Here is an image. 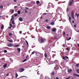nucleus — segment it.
Returning a JSON list of instances; mask_svg holds the SVG:
<instances>
[{
	"instance_id": "1",
	"label": "nucleus",
	"mask_w": 79,
	"mask_h": 79,
	"mask_svg": "<svg viewBox=\"0 0 79 79\" xmlns=\"http://www.w3.org/2000/svg\"><path fill=\"white\" fill-rule=\"evenodd\" d=\"M71 17L73 19H74V13L73 11H72L71 13Z\"/></svg>"
},
{
	"instance_id": "2",
	"label": "nucleus",
	"mask_w": 79,
	"mask_h": 79,
	"mask_svg": "<svg viewBox=\"0 0 79 79\" xmlns=\"http://www.w3.org/2000/svg\"><path fill=\"white\" fill-rule=\"evenodd\" d=\"M19 70L20 72H23V71H24V69L23 68H20L19 69Z\"/></svg>"
},
{
	"instance_id": "3",
	"label": "nucleus",
	"mask_w": 79,
	"mask_h": 79,
	"mask_svg": "<svg viewBox=\"0 0 79 79\" xmlns=\"http://www.w3.org/2000/svg\"><path fill=\"white\" fill-rule=\"evenodd\" d=\"M74 2V0H72L69 3V6H71L73 3Z\"/></svg>"
},
{
	"instance_id": "4",
	"label": "nucleus",
	"mask_w": 79,
	"mask_h": 79,
	"mask_svg": "<svg viewBox=\"0 0 79 79\" xmlns=\"http://www.w3.org/2000/svg\"><path fill=\"white\" fill-rule=\"evenodd\" d=\"M45 40H45V39H41V42H42V43H44V41H45Z\"/></svg>"
},
{
	"instance_id": "5",
	"label": "nucleus",
	"mask_w": 79,
	"mask_h": 79,
	"mask_svg": "<svg viewBox=\"0 0 79 79\" xmlns=\"http://www.w3.org/2000/svg\"><path fill=\"white\" fill-rule=\"evenodd\" d=\"M19 19L20 21H23V19L21 17L19 18Z\"/></svg>"
},
{
	"instance_id": "6",
	"label": "nucleus",
	"mask_w": 79,
	"mask_h": 79,
	"mask_svg": "<svg viewBox=\"0 0 79 79\" xmlns=\"http://www.w3.org/2000/svg\"><path fill=\"white\" fill-rule=\"evenodd\" d=\"M7 46L8 47H12L13 46V44L11 43H10L8 44Z\"/></svg>"
},
{
	"instance_id": "7",
	"label": "nucleus",
	"mask_w": 79,
	"mask_h": 79,
	"mask_svg": "<svg viewBox=\"0 0 79 79\" xmlns=\"http://www.w3.org/2000/svg\"><path fill=\"white\" fill-rule=\"evenodd\" d=\"M73 76H77V77H79V75H77V74H76L75 73H74L73 74Z\"/></svg>"
},
{
	"instance_id": "8",
	"label": "nucleus",
	"mask_w": 79,
	"mask_h": 79,
	"mask_svg": "<svg viewBox=\"0 0 79 79\" xmlns=\"http://www.w3.org/2000/svg\"><path fill=\"white\" fill-rule=\"evenodd\" d=\"M35 55L36 56H40V53H36Z\"/></svg>"
},
{
	"instance_id": "9",
	"label": "nucleus",
	"mask_w": 79,
	"mask_h": 79,
	"mask_svg": "<svg viewBox=\"0 0 79 79\" xmlns=\"http://www.w3.org/2000/svg\"><path fill=\"white\" fill-rule=\"evenodd\" d=\"M52 31H53V32H55V31H56V28H54L52 29Z\"/></svg>"
},
{
	"instance_id": "10",
	"label": "nucleus",
	"mask_w": 79,
	"mask_h": 79,
	"mask_svg": "<svg viewBox=\"0 0 79 79\" xmlns=\"http://www.w3.org/2000/svg\"><path fill=\"white\" fill-rule=\"evenodd\" d=\"M72 71V69H69L68 70V72L69 73H71V72Z\"/></svg>"
},
{
	"instance_id": "11",
	"label": "nucleus",
	"mask_w": 79,
	"mask_h": 79,
	"mask_svg": "<svg viewBox=\"0 0 79 79\" xmlns=\"http://www.w3.org/2000/svg\"><path fill=\"white\" fill-rule=\"evenodd\" d=\"M52 76H53V75H55V71H53L52 73Z\"/></svg>"
},
{
	"instance_id": "12",
	"label": "nucleus",
	"mask_w": 79,
	"mask_h": 79,
	"mask_svg": "<svg viewBox=\"0 0 79 79\" xmlns=\"http://www.w3.org/2000/svg\"><path fill=\"white\" fill-rule=\"evenodd\" d=\"M17 50L18 52L19 53V52H20V51H21V49H20V48H17Z\"/></svg>"
},
{
	"instance_id": "13",
	"label": "nucleus",
	"mask_w": 79,
	"mask_h": 79,
	"mask_svg": "<svg viewBox=\"0 0 79 79\" xmlns=\"http://www.w3.org/2000/svg\"><path fill=\"white\" fill-rule=\"evenodd\" d=\"M11 17L12 18L10 19V21H13V19H14V17H13V15Z\"/></svg>"
},
{
	"instance_id": "14",
	"label": "nucleus",
	"mask_w": 79,
	"mask_h": 79,
	"mask_svg": "<svg viewBox=\"0 0 79 79\" xmlns=\"http://www.w3.org/2000/svg\"><path fill=\"white\" fill-rule=\"evenodd\" d=\"M50 24H51V25H53L55 24V23H54V22H52L50 23Z\"/></svg>"
},
{
	"instance_id": "15",
	"label": "nucleus",
	"mask_w": 79,
	"mask_h": 79,
	"mask_svg": "<svg viewBox=\"0 0 79 79\" xmlns=\"http://www.w3.org/2000/svg\"><path fill=\"white\" fill-rule=\"evenodd\" d=\"M58 60H56L55 61H54V63H55L56 64L57 63H58Z\"/></svg>"
},
{
	"instance_id": "16",
	"label": "nucleus",
	"mask_w": 79,
	"mask_h": 79,
	"mask_svg": "<svg viewBox=\"0 0 79 79\" xmlns=\"http://www.w3.org/2000/svg\"><path fill=\"white\" fill-rule=\"evenodd\" d=\"M7 66V64H5L3 65V66L4 68H5Z\"/></svg>"
},
{
	"instance_id": "17",
	"label": "nucleus",
	"mask_w": 79,
	"mask_h": 79,
	"mask_svg": "<svg viewBox=\"0 0 79 79\" xmlns=\"http://www.w3.org/2000/svg\"><path fill=\"white\" fill-rule=\"evenodd\" d=\"M47 28L48 29H50V26H47Z\"/></svg>"
},
{
	"instance_id": "18",
	"label": "nucleus",
	"mask_w": 79,
	"mask_h": 79,
	"mask_svg": "<svg viewBox=\"0 0 79 79\" xmlns=\"http://www.w3.org/2000/svg\"><path fill=\"white\" fill-rule=\"evenodd\" d=\"M44 56L45 58H47V54L46 53H45L44 54Z\"/></svg>"
},
{
	"instance_id": "19",
	"label": "nucleus",
	"mask_w": 79,
	"mask_h": 79,
	"mask_svg": "<svg viewBox=\"0 0 79 79\" xmlns=\"http://www.w3.org/2000/svg\"><path fill=\"white\" fill-rule=\"evenodd\" d=\"M19 45H15L14 46V47H15L16 48V47H19Z\"/></svg>"
},
{
	"instance_id": "20",
	"label": "nucleus",
	"mask_w": 79,
	"mask_h": 79,
	"mask_svg": "<svg viewBox=\"0 0 79 79\" xmlns=\"http://www.w3.org/2000/svg\"><path fill=\"white\" fill-rule=\"evenodd\" d=\"M69 21H71V17L69 16Z\"/></svg>"
},
{
	"instance_id": "21",
	"label": "nucleus",
	"mask_w": 79,
	"mask_h": 79,
	"mask_svg": "<svg viewBox=\"0 0 79 79\" xmlns=\"http://www.w3.org/2000/svg\"><path fill=\"white\" fill-rule=\"evenodd\" d=\"M39 3H40V2H39V1H37L36 2V4H39Z\"/></svg>"
},
{
	"instance_id": "22",
	"label": "nucleus",
	"mask_w": 79,
	"mask_h": 79,
	"mask_svg": "<svg viewBox=\"0 0 79 79\" xmlns=\"http://www.w3.org/2000/svg\"><path fill=\"white\" fill-rule=\"evenodd\" d=\"M12 24H15V21H14V20L12 21Z\"/></svg>"
},
{
	"instance_id": "23",
	"label": "nucleus",
	"mask_w": 79,
	"mask_h": 79,
	"mask_svg": "<svg viewBox=\"0 0 79 79\" xmlns=\"http://www.w3.org/2000/svg\"><path fill=\"white\" fill-rule=\"evenodd\" d=\"M3 28H4V25H2V26L1 27V29H3Z\"/></svg>"
},
{
	"instance_id": "24",
	"label": "nucleus",
	"mask_w": 79,
	"mask_h": 79,
	"mask_svg": "<svg viewBox=\"0 0 79 79\" xmlns=\"http://www.w3.org/2000/svg\"><path fill=\"white\" fill-rule=\"evenodd\" d=\"M72 50H76V48L75 47H73L72 48Z\"/></svg>"
},
{
	"instance_id": "25",
	"label": "nucleus",
	"mask_w": 79,
	"mask_h": 79,
	"mask_svg": "<svg viewBox=\"0 0 79 79\" xmlns=\"http://www.w3.org/2000/svg\"><path fill=\"white\" fill-rule=\"evenodd\" d=\"M25 42L27 43V45H29V44L28 43V42H27V41L26 40Z\"/></svg>"
},
{
	"instance_id": "26",
	"label": "nucleus",
	"mask_w": 79,
	"mask_h": 79,
	"mask_svg": "<svg viewBox=\"0 0 79 79\" xmlns=\"http://www.w3.org/2000/svg\"><path fill=\"white\" fill-rule=\"evenodd\" d=\"M79 63L77 64H76V67H77V68H78V66H79Z\"/></svg>"
},
{
	"instance_id": "27",
	"label": "nucleus",
	"mask_w": 79,
	"mask_h": 79,
	"mask_svg": "<svg viewBox=\"0 0 79 79\" xmlns=\"http://www.w3.org/2000/svg\"><path fill=\"white\" fill-rule=\"evenodd\" d=\"M25 13H27V11L26 9H25Z\"/></svg>"
},
{
	"instance_id": "28",
	"label": "nucleus",
	"mask_w": 79,
	"mask_h": 79,
	"mask_svg": "<svg viewBox=\"0 0 79 79\" xmlns=\"http://www.w3.org/2000/svg\"><path fill=\"white\" fill-rule=\"evenodd\" d=\"M17 13L18 14H20V13H21V11H20V10H19L18 11Z\"/></svg>"
},
{
	"instance_id": "29",
	"label": "nucleus",
	"mask_w": 79,
	"mask_h": 79,
	"mask_svg": "<svg viewBox=\"0 0 79 79\" xmlns=\"http://www.w3.org/2000/svg\"><path fill=\"white\" fill-rule=\"evenodd\" d=\"M15 75H16V78H17V77H18V74H17V73H16L15 74Z\"/></svg>"
},
{
	"instance_id": "30",
	"label": "nucleus",
	"mask_w": 79,
	"mask_h": 79,
	"mask_svg": "<svg viewBox=\"0 0 79 79\" xmlns=\"http://www.w3.org/2000/svg\"><path fill=\"white\" fill-rule=\"evenodd\" d=\"M48 21H49V20L48 19H46L45 20V22H48Z\"/></svg>"
},
{
	"instance_id": "31",
	"label": "nucleus",
	"mask_w": 79,
	"mask_h": 79,
	"mask_svg": "<svg viewBox=\"0 0 79 79\" xmlns=\"http://www.w3.org/2000/svg\"><path fill=\"white\" fill-rule=\"evenodd\" d=\"M0 8H1V9H3V5H2L0 6Z\"/></svg>"
},
{
	"instance_id": "32",
	"label": "nucleus",
	"mask_w": 79,
	"mask_h": 79,
	"mask_svg": "<svg viewBox=\"0 0 79 79\" xmlns=\"http://www.w3.org/2000/svg\"><path fill=\"white\" fill-rule=\"evenodd\" d=\"M76 72L77 73H79V69L77 70H76Z\"/></svg>"
},
{
	"instance_id": "33",
	"label": "nucleus",
	"mask_w": 79,
	"mask_h": 79,
	"mask_svg": "<svg viewBox=\"0 0 79 79\" xmlns=\"http://www.w3.org/2000/svg\"><path fill=\"white\" fill-rule=\"evenodd\" d=\"M4 53H6L7 52V51L6 50H4Z\"/></svg>"
},
{
	"instance_id": "34",
	"label": "nucleus",
	"mask_w": 79,
	"mask_h": 79,
	"mask_svg": "<svg viewBox=\"0 0 79 79\" xmlns=\"http://www.w3.org/2000/svg\"><path fill=\"white\" fill-rule=\"evenodd\" d=\"M62 59H63V60H66V59H65V57H62Z\"/></svg>"
},
{
	"instance_id": "35",
	"label": "nucleus",
	"mask_w": 79,
	"mask_h": 79,
	"mask_svg": "<svg viewBox=\"0 0 79 79\" xmlns=\"http://www.w3.org/2000/svg\"><path fill=\"white\" fill-rule=\"evenodd\" d=\"M8 41L9 42H13V40H8Z\"/></svg>"
},
{
	"instance_id": "36",
	"label": "nucleus",
	"mask_w": 79,
	"mask_h": 79,
	"mask_svg": "<svg viewBox=\"0 0 79 79\" xmlns=\"http://www.w3.org/2000/svg\"><path fill=\"white\" fill-rule=\"evenodd\" d=\"M76 15L77 16V18L79 17V14H77L76 13Z\"/></svg>"
},
{
	"instance_id": "37",
	"label": "nucleus",
	"mask_w": 79,
	"mask_h": 79,
	"mask_svg": "<svg viewBox=\"0 0 79 79\" xmlns=\"http://www.w3.org/2000/svg\"><path fill=\"white\" fill-rule=\"evenodd\" d=\"M58 3L59 4H61V2H58Z\"/></svg>"
},
{
	"instance_id": "38",
	"label": "nucleus",
	"mask_w": 79,
	"mask_h": 79,
	"mask_svg": "<svg viewBox=\"0 0 79 79\" xmlns=\"http://www.w3.org/2000/svg\"><path fill=\"white\" fill-rule=\"evenodd\" d=\"M9 36H11V35H12V33H10L9 34Z\"/></svg>"
},
{
	"instance_id": "39",
	"label": "nucleus",
	"mask_w": 79,
	"mask_h": 79,
	"mask_svg": "<svg viewBox=\"0 0 79 79\" xmlns=\"http://www.w3.org/2000/svg\"><path fill=\"white\" fill-rule=\"evenodd\" d=\"M18 16V14H15L14 15V16Z\"/></svg>"
},
{
	"instance_id": "40",
	"label": "nucleus",
	"mask_w": 79,
	"mask_h": 79,
	"mask_svg": "<svg viewBox=\"0 0 79 79\" xmlns=\"http://www.w3.org/2000/svg\"><path fill=\"white\" fill-rule=\"evenodd\" d=\"M71 37L69 38V39L67 40H69L70 39H71Z\"/></svg>"
},
{
	"instance_id": "41",
	"label": "nucleus",
	"mask_w": 79,
	"mask_h": 79,
	"mask_svg": "<svg viewBox=\"0 0 79 79\" xmlns=\"http://www.w3.org/2000/svg\"><path fill=\"white\" fill-rule=\"evenodd\" d=\"M34 53H35V52H32L31 53V55H33V54H34Z\"/></svg>"
},
{
	"instance_id": "42",
	"label": "nucleus",
	"mask_w": 79,
	"mask_h": 79,
	"mask_svg": "<svg viewBox=\"0 0 79 79\" xmlns=\"http://www.w3.org/2000/svg\"><path fill=\"white\" fill-rule=\"evenodd\" d=\"M37 74H38V75L40 74V72H39V71H38V72H37Z\"/></svg>"
},
{
	"instance_id": "43",
	"label": "nucleus",
	"mask_w": 79,
	"mask_h": 79,
	"mask_svg": "<svg viewBox=\"0 0 79 79\" xmlns=\"http://www.w3.org/2000/svg\"><path fill=\"white\" fill-rule=\"evenodd\" d=\"M26 61H27V59L24 60L23 61V62H24Z\"/></svg>"
},
{
	"instance_id": "44",
	"label": "nucleus",
	"mask_w": 79,
	"mask_h": 79,
	"mask_svg": "<svg viewBox=\"0 0 79 79\" xmlns=\"http://www.w3.org/2000/svg\"><path fill=\"white\" fill-rule=\"evenodd\" d=\"M19 33L21 34H22V31H19Z\"/></svg>"
},
{
	"instance_id": "45",
	"label": "nucleus",
	"mask_w": 79,
	"mask_h": 79,
	"mask_svg": "<svg viewBox=\"0 0 79 79\" xmlns=\"http://www.w3.org/2000/svg\"><path fill=\"white\" fill-rule=\"evenodd\" d=\"M54 38L55 39H58V38H57V37H56V36H55L54 37Z\"/></svg>"
},
{
	"instance_id": "46",
	"label": "nucleus",
	"mask_w": 79,
	"mask_h": 79,
	"mask_svg": "<svg viewBox=\"0 0 79 79\" xmlns=\"http://www.w3.org/2000/svg\"><path fill=\"white\" fill-rule=\"evenodd\" d=\"M65 57L66 58H67V59H69V58H68V57L67 56H65Z\"/></svg>"
},
{
	"instance_id": "47",
	"label": "nucleus",
	"mask_w": 79,
	"mask_h": 79,
	"mask_svg": "<svg viewBox=\"0 0 79 79\" xmlns=\"http://www.w3.org/2000/svg\"><path fill=\"white\" fill-rule=\"evenodd\" d=\"M43 15H47V13H44L43 14Z\"/></svg>"
},
{
	"instance_id": "48",
	"label": "nucleus",
	"mask_w": 79,
	"mask_h": 79,
	"mask_svg": "<svg viewBox=\"0 0 79 79\" xmlns=\"http://www.w3.org/2000/svg\"><path fill=\"white\" fill-rule=\"evenodd\" d=\"M70 78V77H69L68 78H66V79H69Z\"/></svg>"
},
{
	"instance_id": "49",
	"label": "nucleus",
	"mask_w": 79,
	"mask_h": 79,
	"mask_svg": "<svg viewBox=\"0 0 79 79\" xmlns=\"http://www.w3.org/2000/svg\"><path fill=\"white\" fill-rule=\"evenodd\" d=\"M14 2H16L17 1H16V0H14Z\"/></svg>"
},
{
	"instance_id": "50",
	"label": "nucleus",
	"mask_w": 79,
	"mask_h": 79,
	"mask_svg": "<svg viewBox=\"0 0 79 79\" xmlns=\"http://www.w3.org/2000/svg\"><path fill=\"white\" fill-rule=\"evenodd\" d=\"M74 27H76V25H74Z\"/></svg>"
},
{
	"instance_id": "51",
	"label": "nucleus",
	"mask_w": 79,
	"mask_h": 79,
	"mask_svg": "<svg viewBox=\"0 0 79 79\" xmlns=\"http://www.w3.org/2000/svg\"><path fill=\"white\" fill-rule=\"evenodd\" d=\"M66 50H68V51H69V49H68V48H66Z\"/></svg>"
},
{
	"instance_id": "52",
	"label": "nucleus",
	"mask_w": 79,
	"mask_h": 79,
	"mask_svg": "<svg viewBox=\"0 0 79 79\" xmlns=\"http://www.w3.org/2000/svg\"><path fill=\"white\" fill-rule=\"evenodd\" d=\"M12 13H14V10H12Z\"/></svg>"
},
{
	"instance_id": "53",
	"label": "nucleus",
	"mask_w": 79,
	"mask_h": 79,
	"mask_svg": "<svg viewBox=\"0 0 79 79\" xmlns=\"http://www.w3.org/2000/svg\"><path fill=\"white\" fill-rule=\"evenodd\" d=\"M11 27H8L9 29H11Z\"/></svg>"
},
{
	"instance_id": "54",
	"label": "nucleus",
	"mask_w": 79,
	"mask_h": 79,
	"mask_svg": "<svg viewBox=\"0 0 79 79\" xmlns=\"http://www.w3.org/2000/svg\"><path fill=\"white\" fill-rule=\"evenodd\" d=\"M10 27H12V24H10Z\"/></svg>"
},
{
	"instance_id": "55",
	"label": "nucleus",
	"mask_w": 79,
	"mask_h": 79,
	"mask_svg": "<svg viewBox=\"0 0 79 79\" xmlns=\"http://www.w3.org/2000/svg\"><path fill=\"white\" fill-rule=\"evenodd\" d=\"M72 23H74V21L73 20V21H72Z\"/></svg>"
},
{
	"instance_id": "56",
	"label": "nucleus",
	"mask_w": 79,
	"mask_h": 79,
	"mask_svg": "<svg viewBox=\"0 0 79 79\" xmlns=\"http://www.w3.org/2000/svg\"><path fill=\"white\" fill-rule=\"evenodd\" d=\"M65 35V32H64V35Z\"/></svg>"
},
{
	"instance_id": "57",
	"label": "nucleus",
	"mask_w": 79,
	"mask_h": 79,
	"mask_svg": "<svg viewBox=\"0 0 79 79\" xmlns=\"http://www.w3.org/2000/svg\"><path fill=\"white\" fill-rule=\"evenodd\" d=\"M17 6H15L14 7V8H17Z\"/></svg>"
},
{
	"instance_id": "58",
	"label": "nucleus",
	"mask_w": 79,
	"mask_h": 79,
	"mask_svg": "<svg viewBox=\"0 0 79 79\" xmlns=\"http://www.w3.org/2000/svg\"><path fill=\"white\" fill-rule=\"evenodd\" d=\"M43 18V17H41V18H40V19H42V18Z\"/></svg>"
},
{
	"instance_id": "59",
	"label": "nucleus",
	"mask_w": 79,
	"mask_h": 79,
	"mask_svg": "<svg viewBox=\"0 0 79 79\" xmlns=\"http://www.w3.org/2000/svg\"><path fill=\"white\" fill-rule=\"evenodd\" d=\"M9 76V74H7L6 76Z\"/></svg>"
},
{
	"instance_id": "60",
	"label": "nucleus",
	"mask_w": 79,
	"mask_h": 79,
	"mask_svg": "<svg viewBox=\"0 0 79 79\" xmlns=\"http://www.w3.org/2000/svg\"><path fill=\"white\" fill-rule=\"evenodd\" d=\"M56 67H55L54 68V69H56Z\"/></svg>"
},
{
	"instance_id": "61",
	"label": "nucleus",
	"mask_w": 79,
	"mask_h": 79,
	"mask_svg": "<svg viewBox=\"0 0 79 79\" xmlns=\"http://www.w3.org/2000/svg\"><path fill=\"white\" fill-rule=\"evenodd\" d=\"M29 14L30 15H31V12H30V13H29Z\"/></svg>"
},
{
	"instance_id": "62",
	"label": "nucleus",
	"mask_w": 79,
	"mask_h": 79,
	"mask_svg": "<svg viewBox=\"0 0 79 79\" xmlns=\"http://www.w3.org/2000/svg\"><path fill=\"white\" fill-rule=\"evenodd\" d=\"M77 45H78V47H79V44H77Z\"/></svg>"
},
{
	"instance_id": "63",
	"label": "nucleus",
	"mask_w": 79,
	"mask_h": 79,
	"mask_svg": "<svg viewBox=\"0 0 79 79\" xmlns=\"http://www.w3.org/2000/svg\"><path fill=\"white\" fill-rule=\"evenodd\" d=\"M26 9H27V10L28 9V8H27V7H26Z\"/></svg>"
},
{
	"instance_id": "64",
	"label": "nucleus",
	"mask_w": 79,
	"mask_h": 79,
	"mask_svg": "<svg viewBox=\"0 0 79 79\" xmlns=\"http://www.w3.org/2000/svg\"><path fill=\"white\" fill-rule=\"evenodd\" d=\"M47 77V76H46V77H45V79H46V77Z\"/></svg>"
}]
</instances>
